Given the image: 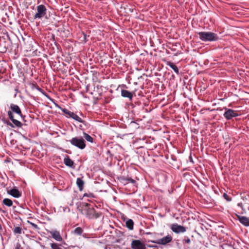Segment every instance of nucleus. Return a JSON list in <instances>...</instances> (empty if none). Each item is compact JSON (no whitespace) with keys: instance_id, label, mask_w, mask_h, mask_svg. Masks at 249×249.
<instances>
[{"instance_id":"nucleus-21","label":"nucleus","mask_w":249,"mask_h":249,"mask_svg":"<svg viewBox=\"0 0 249 249\" xmlns=\"http://www.w3.org/2000/svg\"><path fill=\"white\" fill-rule=\"evenodd\" d=\"M2 203L8 207H11L13 205L12 201L9 198L3 199L2 201Z\"/></svg>"},{"instance_id":"nucleus-15","label":"nucleus","mask_w":249,"mask_h":249,"mask_svg":"<svg viewBox=\"0 0 249 249\" xmlns=\"http://www.w3.org/2000/svg\"><path fill=\"white\" fill-rule=\"evenodd\" d=\"M70 118L73 119L74 120L77 121L79 123H81L84 124H85V121L83 120L81 118H80L78 115H77L75 113L72 112V113L71 114V116Z\"/></svg>"},{"instance_id":"nucleus-32","label":"nucleus","mask_w":249,"mask_h":249,"mask_svg":"<svg viewBox=\"0 0 249 249\" xmlns=\"http://www.w3.org/2000/svg\"><path fill=\"white\" fill-rule=\"evenodd\" d=\"M29 223H30V224L35 229H38V227L37 226V225L35 223H33L31 222H30V221H28Z\"/></svg>"},{"instance_id":"nucleus-8","label":"nucleus","mask_w":249,"mask_h":249,"mask_svg":"<svg viewBox=\"0 0 249 249\" xmlns=\"http://www.w3.org/2000/svg\"><path fill=\"white\" fill-rule=\"evenodd\" d=\"M223 115L227 120H229L233 117L238 116L239 114L235 110L231 109H228L227 111L225 112Z\"/></svg>"},{"instance_id":"nucleus-13","label":"nucleus","mask_w":249,"mask_h":249,"mask_svg":"<svg viewBox=\"0 0 249 249\" xmlns=\"http://www.w3.org/2000/svg\"><path fill=\"white\" fill-rule=\"evenodd\" d=\"M121 95L122 96L128 98L130 100H131L133 98V94L131 92H129L128 90L125 89H122L121 91Z\"/></svg>"},{"instance_id":"nucleus-16","label":"nucleus","mask_w":249,"mask_h":249,"mask_svg":"<svg viewBox=\"0 0 249 249\" xmlns=\"http://www.w3.org/2000/svg\"><path fill=\"white\" fill-rule=\"evenodd\" d=\"M167 65L172 68L174 71L177 73L179 74V70L177 66L173 62L169 61L167 63Z\"/></svg>"},{"instance_id":"nucleus-35","label":"nucleus","mask_w":249,"mask_h":249,"mask_svg":"<svg viewBox=\"0 0 249 249\" xmlns=\"http://www.w3.org/2000/svg\"><path fill=\"white\" fill-rule=\"evenodd\" d=\"M8 125L14 127V125L11 123H9L7 124Z\"/></svg>"},{"instance_id":"nucleus-28","label":"nucleus","mask_w":249,"mask_h":249,"mask_svg":"<svg viewBox=\"0 0 249 249\" xmlns=\"http://www.w3.org/2000/svg\"><path fill=\"white\" fill-rule=\"evenodd\" d=\"M183 243L189 244L191 243V240L189 238L185 237L183 240Z\"/></svg>"},{"instance_id":"nucleus-31","label":"nucleus","mask_w":249,"mask_h":249,"mask_svg":"<svg viewBox=\"0 0 249 249\" xmlns=\"http://www.w3.org/2000/svg\"><path fill=\"white\" fill-rule=\"evenodd\" d=\"M84 196H88V197H94V196L92 193H89V194L85 193L84 195Z\"/></svg>"},{"instance_id":"nucleus-9","label":"nucleus","mask_w":249,"mask_h":249,"mask_svg":"<svg viewBox=\"0 0 249 249\" xmlns=\"http://www.w3.org/2000/svg\"><path fill=\"white\" fill-rule=\"evenodd\" d=\"M236 216L238 220L242 225L246 227L249 226V217L245 216L239 215L238 214H236Z\"/></svg>"},{"instance_id":"nucleus-12","label":"nucleus","mask_w":249,"mask_h":249,"mask_svg":"<svg viewBox=\"0 0 249 249\" xmlns=\"http://www.w3.org/2000/svg\"><path fill=\"white\" fill-rule=\"evenodd\" d=\"M8 194L17 198L20 197L21 195V193L17 189H12L10 190L8 192Z\"/></svg>"},{"instance_id":"nucleus-17","label":"nucleus","mask_w":249,"mask_h":249,"mask_svg":"<svg viewBox=\"0 0 249 249\" xmlns=\"http://www.w3.org/2000/svg\"><path fill=\"white\" fill-rule=\"evenodd\" d=\"M76 184L80 191H82L84 187V182L80 178H77L76 179Z\"/></svg>"},{"instance_id":"nucleus-22","label":"nucleus","mask_w":249,"mask_h":249,"mask_svg":"<svg viewBox=\"0 0 249 249\" xmlns=\"http://www.w3.org/2000/svg\"><path fill=\"white\" fill-rule=\"evenodd\" d=\"M50 246H51L52 249H62L60 247L61 245L57 244V243H51L50 244Z\"/></svg>"},{"instance_id":"nucleus-6","label":"nucleus","mask_w":249,"mask_h":249,"mask_svg":"<svg viewBox=\"0 0 249 249\" xmlns=\"http://www.w3.org/2000/svg\"><path fill=\"white\" fill-rule=\"evenodd\" d=\"M171 229L174 232L177 234L184 233L186 231V227L177 223L173 224L171 225Z\"/></svg>"},{"instance_id":"nucleus-30","label":"nucleus","mask_w":249,"mask_h":249,"mask_svg":"<svg viewBox=\"0 0 249 249\" xmlns=\"http://www.w3.org/2000/svg\"><path fill=\"white\" fill-rule=\"evenodd\" d=\"M8 116H9V118H10V119L12 121V120H13L14 119V115L12 112V111H8Z\"/></svg>"},{"instance_id":"nucleus-11","label":"nucleus","mask_w":249,"mask_h":249,"mask_svg":"<svg viewBox=\"0 0 249 249\" xmlns=\"http://www.w3.org/2000/svg\"><path fill=\"white\" fill-rule=\"evenodd\" d=\"M10 108L11 109L12 111L13 112L19 115L21 117H22V114L21 113V111L18 105H15L13 104H11L10 105Z\"/></svg>"},{"instance_id":"nucleus-14","label":"nucleus","mask_w":249,"mask_h":249,"mask_svg":"<svg viewBox=\"0 0 249 249\" xmlns=\"http://www.w3.org/2000/svg\"><path fill=\"white\" fill-rule=\"evenodd\" d=\"M65 164L70 167H72L73 165V161L68 156H66L64 160Z\"/></svg>"},{"instance_id":"nucleus-27","label":"nucleus","mask_w":249,"mask_h":249,"mask_svg":"<svg viewBox=\"0 0 249 249\" xmlns=\"http://www.w3.org/2000/svg\"><path fill=\"white\" fill-rule=\"evenodd\" d=\"M115 62L117 64H122V61H121V60L120 59V57H119L118 56H115Z\"/></svg>"},{"instance_id":"nucleus-23","label":"nucleus","mask_w":249,"mask_h":249,"mask_svg":"<svg viewBox=\"0 0 249 249\" xmlns=\"http://www.w3.org/2000/svg\"><path fill=\"white\" fill-rule=\"evenodd\" d=\"M61 110L68 116H67L68 118H70L71 116V114L72 113V112L69 111L68 109L66 108H61Z\"/></svg>"},{"instance_id":"nucleus-1","label":"nucleus","mask_w":249,"mask_h":249,"mask_svg":"<svg viewBox=\"0 0 249 249\" xmlns=\"http://www.w3.org/2000/svg\"><path fill=\"white\" fill-rule=\"evenodd\" d=\"M81 209L78 208L81 213L87 218L91 219H95L101 216L102 213H98L88 203H84L81 206Z\"/></svg>"},{"instance_id":"nucleus-4","label":"nucleus","mask_w":249,"mask_h":249,"mask_svg":"<svg viewBox=\"0 0 249 249\" xmlns=\"http://www.w3.org/2000/svg\"><path fill=\"white\" fill-rule=\"evenodd\" d=\"M47 10V8L44 5L40 4L38 5L36 7L37 12L34 16V18L41 19L42 18H43L46 15Z\"/></svg>"},{"instance_id":"nucleus-20","label":"nucleus","mask_w":249,"mask_h":249,"mask_svg":"<svg viewBox=\"0 0 249 249\" xmlns=\"http://www.w3.org/2000/svg\"><path fill=\"white\" fill-rule=\"evenodd\" d=\"M83 138L85 139L88 142H89L91 143L93 142V138L86 133H83Z\"/></svg>"},{"instance_id":"nucleus-18","label":"nucleus","mask_w":249,"mask_h":249,"mask_svg":"<svg viewBox=\"0 0 249 249\" xmlns=\"http://www.w3.org/2000/svg\"><path fill=\"white\" fill-rule=\"evenodd\" d=\"M126 227L130 230L133 229L134 222L132 219H129L125 222Z\"/></svg>"},{"instance_id":"nucleus-2","label":"nucleus","mask_w":249,"mask_h":249,"mask_svg":"<svg viewBox=\"0 0 249 249\" xmlns=\"http://www.w3.org/2000/svg\"><path fill=\"white\" fill-rule=\"evenodd\" d=\"M200 39L203 41H216L219 39L218 35L211 32H200L197 33Z\"/></svg>"},{"instance_id":"nucleus-5","label":"nucleus","mask_w":249,"mask_h":249,"mask_svg":"<svg viewBox=\"0 0 249 249\" xmlns=\"http://www.w3.org/2000/svg\"><path fill=\"white\" fill-rule=\"evenodd\" d=\"M172 240V237L170 235H167L165 237L159 239L156 241H151L150 242L159 245H166L170 243Z\"/></svg>"},{"instance_id":"nucleus-29","label":"nucleus","mask_w":249,"mask_h":249,"mask_svg":"<svg viewBox=\"0 0 249 249\" xmlns=\"http://www.w3.org/2000/svg\"><path fill=\"white\" fill-rule=\"evenodd\" d=\"M126 181H128V182H130L132 183H135L136 182V181L135 180H134L133 179L130 178H126L124 179Z\"/></svg>"},{"instance_id":"nucleus-33","label":"nucleus","mask_w":249,"mask_h":249,"mask_svg":"<svg viewBox=\"0 0 249 249\" xmlns=\"http://www.w3.org/2000/svg\"><path fill=\"white\" fill-rule=\"evenodd\" d=\"M82 34H83V36L84 41H85V42H86V41L87 35L83 33Z\"/></svg>"},{"instance_id":"nucleus-19","label":"nucleus","mask_w":249,"mask_h":249,"mask_svg":"<svg viewBox=\"0 0 249 249\" xmlns=\"http://www.w3.org/2000/svg\"><path fill=\"white\" fill-rule=\"evenodd\" d=\"M83 232V229L81 227H77L75 228L72 231V233L76 235H80Z\"/></svg>"},{"instance_id":"nucleus-36","label":"nucleus","mask_w":249,"mask_h":249,"mask_svg":"<svg viewBox=\"0 0 249 249\" xmlns=\"http://www.w3.org/2000/svg\"><path fill=\"white\" fill-rule=\"evenodd\" d=\"M130 11L132 12H133V10L132 9L131 10L130 9Z\"/></svg>"},{"instance_id":"nucleus-34","label":"nucleus","mask_w":249,"mask_h":249,"mask_svg":"<svg viewBox=\"0 0 249 249\" xmlns=\"http://www.w3.org/2000/svg\"><path fill=\"white\" fill-rule=\"evenodd\" d=\"M20 247V244H17L16 248H15V249H19Z\"/></svg>"},{"instance_id":"nucleus-7","label":"nucleus","mask_w":249,"mask_h":249,"mask_svg":"<svg viewBox=\"0 0 249 249\" xmlns=\"http://www.w3.org/2000/svg\"><path fill=\"white\" fill-rule=\"evenodd\" d=\"M132 249H146L145 244L139 240H134L131 243Z\"/></svg>"},{"instance_id":"nucleus-10","label":"nucleus","mask_w":249,"mask_h":249,"mask_svg":"<svg viewBox=\"0 0 249 249\" xmlns=\"http://www.w3.org/2000/svg\"><path fill=\"white\" fill-rule=\"evenodd\" d=\"M52 237L57 241L61 242L62 241L63 238L60 234L59 231H50Z\"/></svg>"},{"instance_id":"nucleus-26","label":"nucleus","mask_w":249,"mask_h":249,"mask_svg":"<svg viewBox=\"0 0 249 249\" xmlns=\"http://www.w3.org/2000/svg\"><path fill=\"white\" fill-rule=\"evenodd\" d=\"M223 196L227 201H230L231 200V198L226 193H224Z\"/></svg>"},{"instance_id":"nucleus-25","label":"nucleus","mask_w":249,"mask_h":249,"mask_svg":"<svg viewBox=\"0 0 249 249\" xmlns=\"http://www.w3.org/2000/svg\"><path fill=\"white\" fill-rule=\"evenodd\" d=\"M14 233L15 234H21L22 232V229L19 227H16L14 229Z\"/></svg>"},{"instance_id":"nucleus-24","label":"nucleus","mask_w":249,"mask_h":249,"mask_svg":"<svg viewBox=\"0 0 249 249\" xmlns=\"http://www.w3.org/2000/svg\"><path fill=\"white\" fill-rule=\"evenodd\" d=\"M12 122L17 127H20L22 126L21 123L16 119H14L12 120Z\"/></svg>"},{"instance_id":"nucleus-3","label":"nucleus","mask_w":249,"mask_h":249,"mask_svg":"<svg viewBox=\"0 0 249 249\" xmlns=\"http://www.w3.org/2000/svg\"><path fill=\"white\" fill-rule=\"evenodd\" d=\"M69 142L72 145L80 149H84L86 146L85 141L82 137H73Z\"/></svg>"}]
</instances>
